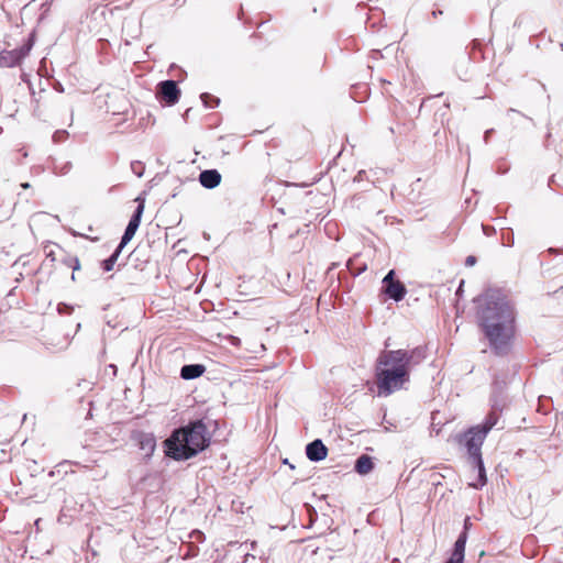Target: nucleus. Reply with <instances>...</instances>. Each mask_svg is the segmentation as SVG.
Wrapping results in <instances>:
<instances>
[{"label": "nucleus", "mask_w": 563, "mask_h": 563, "mask_svg": "<svg viewBox=\"0 0 563 563\" xmlns=\"http://www.w3.org/2000/svg\"><path fill=\"white\" fill-rule=\"evenodd\" d=\"M374 468V463L371 456L363 454L355 463V471L361 475H366Z\"/></svg>", "instance_id": "obj_16"}, {"label": "nucleus", "mask_w": 563, "mask_h": 563, "mask_svg": "<svg viewBox=\"0 0 563 563\" xmlns=\"http://www.w3.org/2000/svg\"><path fill=\"white\" fill-rule=\"evenodd\" d=\"M499 419L498 413L495 410H492L485 418L482 424L476 426L481 429L486 435L488 432L497 424Z\"/></svg>", "instance_id": "obj_17"}, {"label": "nucleus", "mask_w": 563, "mask_h": 563, "mask_svg": "<svg viewBox=\"0 0 563 563\" xmlns=\"http://www.w3.org/2000/svg\"><path fill=\"white\" fill-rule=\"evenodd\" d=\"M201 100L205 103V106L208 107V108H216L220 103V99L218 97H214V96L210 95V93H202L201 95Z\"/></svg>", "instance_id": "obj_19"}, {"label": "nucleus", "mask_w": 563, "mask_h": 563, "mask_svg": "<svg viewBox=\"0 0 563 563\" xmlns=\"http://www.w3.org/2000/svg\"><path fill=\"white\" fill-rule=\"evenodd\" d=\"M135 201H137L139 205H137V208L125 229V232L122 236L121 243L119 244L121 247H124V245L133 239V236L141 223V218H142V214H143L144 208H145V201H144V199H142L140 197L136 198Z\"/></svg>", "instance_id": "obj_6"}, {"label": "nucleus", "mask_w": 563, "mask_h": 563, "mask_svg": "<svg viewBox=\"0 0 563 563\" xmlns=\"http://www.w3.org/2000/svg\"><path fill=\"white\" fill-rule=\"evenodd\" d=\"M123 247H121L120 245L117 247V250L114 251V253L107 260L102 261L101 262V267L104 272H111L113 268H114V265L118 261V257L121 253Z\"/></svg>", "instance_id": "obj_18"}, {"label": "nucleus", "mask_w": 563, "mask_h": 563, "mask_svg": "<svg viewBox=\"0 0 563 563\" xmlns=\"http://www.w3.org/2000/svg\"><path fill=\"white\" fill-rule=\"evenodd\" d=\"M21 187H22V188H24V189H26V188H29V187H30V184H27V183L21 184Z\"/></svg>", "instance_id": "obj_21"}, {"label": "nucleus", "mask_w": 563, "mask_h": 563, "mask_svg": "<svg viewBox=\"0 0 563 563\" xmlns=\"http://www.w3.org/2000/svg\"><path fill=\"white\" fill-rule=\"evenodd\" d=\"M476 263V257L473 255H470L465 260L466 266H473Z\"/></svg>", "instance_id": "obj_20"}, {"label": "nucleus", "mask_w": 563, "mask_h": 563, "mask_svg": "<svg viewBox=\"0 0 563 563\" xmlns=\"http://www.w3.org/2000/svg\"><path fill=\"white\" fill-rule=\"evenodd\" d=\"M466 538H467L466 532H463L460 534V537L455 541L451 558L449 559V561L446 563H463L465 545H466Z\"/></svg>", "instance_id": "obj_9"}, {"label": "nucleus", "mask_w": 563, "mask_h": 563, "mask_svg": "<svg viewBox=\"0 0 563 563\" xmlns=\"http://www.w3.org/2000/svg\"><path fill=\"white\" fill-rule=\"evenodd\" d=\"M476 319L489 347L498 356L507 355L516 336V311L498 290L488 289L476 300Z\"/></svg>", "instance_id": "obj_1"}, {"label": "nucleus", "mask_w": 563, "mask_h": 563, "mask_svg": "<svg viewBox=\"0 0 563 563\" xmlns=\"http://www.w3.org/2000/svg\"><path fill=\"white\" fill-rule=\"evenodd\" d=\"M199 181L205 188L212 189L221 183V175L216 169H207L200 173Z\"/></svg>", "instance_id": "obj_10"}, {"label": "nucleus", "mask_w": 563, "mask_h": 563, "mask_svg": "<svg viewBox=\"0 0 563 563\" xmlns=\"http://www.w3.org/2000/svg\"><path fill=\"white\" fill-rule=\"evenodd\" d=\"M306 454L310 461H322L328 455V448L321 440L317 439L307 445Z\"/></svg>", "instance_id": "obj_8"}, {"label": "nucleus", "mask_w": 563, "mask_h": 563, "mask_svg": "<svg viewBox=\"0 0 563 563\" xmlns=\"http://www.w3.org/2000/svg\"><path fill=\"white\" fill-rule=\"evenodd\" d=\"M159 93L162 99L168 104H175L180 97V90L176 81L165 80L159 84Z\"/></svg>", "instance_id": "obj_7"}, {"label": "nucleus", "mask_w": 563, "mask_h": 563, "mask_svg": "<svg viewBox=\"0 0 563 563\" xmlns=\"http://www.w3.org/2000/svg\"><path fill=\"white\" fill-rule=\"evenodd\" d=\"M412 355L406 350L383 351L375 364L378 396L387 397L409 380Z\"/></svg>", "instance_id": "obj_2"}, {"label": "nucleus", "mask_w": 563, "mask_h": 563, "mask_svg": "<svg viewBox=\"0 0 563 563\" xmlns=\"http://www.w3.org/2000/svg\"><path fill=\"white\" fill-rule=\"evenodd\" d=\"M486 434L478 429L476 426L470 428L463 435L464 445L467 450V453L473 459L474 463L483 470V461H482V445Z\"/></svg>", "instance_id": "obj_4"}, {"label": "nucleus", "mask_w": 563, "mask_h": 563, "mask_svg": "<svg viewBox=\"0 0 563 563\" xmlns=\"http://www.w3.org/2000/svg\"><path fill=\"white\" fill-rule=\"evenodd\" d=\"M33 46V40L29 38L27 42L20 48L9 52L12 64H19L31 51Z\"/></svg>", "instance_id": "obj_15"}, {"label": "nucleus", "mask_w": 563, "mask_h": 563, "mask_svg": "<svg viewBox=\"0 0 563 563\" xmlns=\"http://www.w3.org/2000/svg\"><path fill=\"white\" fill-rule=\"evenodd\" d=\"M137 443L140 450H142L146 456L152 455L156 446L155 438L152 434L146 433L139 434Z\"/></svg>", "instance_id": "obj_12"}, {"label": "nucleus", "mask_w": 563, "mask_h": 563, "mask_svg": "<svg viewBox=\"0 0 563 563\" xmlns=\"http://www.w3.org/2000/svg\"><path fill=\"white\" fill-rule=\"evenodd\" d=\"M209 444L207 426L202 420L190 422L187 427L175 430L165 440L166 454L174 460H188Z\"/></svg>", "instance_id": "obj_3"}, {"label": "nucleus", "mask_w": 563, "mask_h": 563, "mask_svg": "<svg viewBox=\"0 0 563 563\" xmlns=\"http://www.w3.org/2000/svg\"><path fill=\"white\" fill-rule=\"evenodd\" d=\"M44 252L47 260H49L54 265L57 264L60 256L64 255V247L59 244L47 241L44 243Z\"/></svg>", "instance_id": "obj_11"}, {"label": "nucleus", "mask_w": 563, "mask_h": 563, "mask_svg": "<svg viewBox=\"0 0 563 563\" xmlns=\"http://www.w3.org/2000/svg\"><path fill=\"white\" fill-rule=\"evenodd\" d=\"M57 264H60V265L65 266L66 268H70L73 271L71 279L75 280L74 273L76 271L80 269V262H79L77 256L70 254L69 252H67L64 249V255L60 256V258L57 262Z\"/></svg>", "instance_id": "obj_13"}, {"label": "nucleus", "mask_w": 563, "mask_h": 563, "mask_svg": "<svg viewBox=\"0 0 563 563\" xmlns=\"http://www.w3.org/2000/svg\"><path fill=\"white\" fill-rule=\"evenodd\" d=\"M383 284L384 290L389 298L396 301H400L401 299H404L407 292L406 287L401 282L395 279L394 271L388 272V274L383 279Z\"/></svg>", "instance_id": "obj_5"}, {"label": "nucleus", "mask_w": 563, "mask_h": 563, "mask_svg": "<svg viewBox=\"0 0 563 563\" xmlns=\"http://www.w3.org/2000/svg\"><path fill=\"white\" fill-rule=\"evenodd\" d=\"M206 371L201 364L185 365L180 369V376L184 379H195L200 377Z\"/></svg>", "instance_id": "obj_14"}]
</instances>
